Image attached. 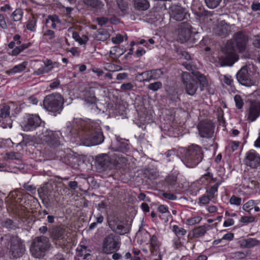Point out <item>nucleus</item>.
<instances>
[{"label":"nucleus","mask_w":260,"mask_h":260,"mask_svg":"<svg viewBox=\"0 0 260 260\" xmlns=\"http://www.w3.org/2000/svg\"><path fill=\"white\" fill-rule=\"evenodd\" d=\"M124 37L120 34H117L115 37L112 38V41L114 44H120L123 41Z\"/></svg>","instance_id":"052dcab7"},{"label":"nucleus","mask_w":260,"mask_h":260,"mask_svg":"<svg viewBox=\"0 0 260 260\" xmlns=\"http://www.w3.org/2000/svg\"><path fill=\"white\" fill-rule=\"evenodd\" d=\"M164 69H157L150 70L151 73V79L153 80H157L164 75Z\"/></svg>","instance_id":"4c0bfd02"},{"label":"nucleus","mask_w":260,"mask_h":260,"mask_svg":"<svg viewBox=\"0 0 260 260\" xmlns=\"http://www.w3.org/2000/svg\"><path fill=\"white\" fill-rule=\"evenodd\" d=\"M95 165L100 171L111 169L113 166L112 159L106 153L98 155L95 157Z\"/></svg>","instance_id":"f3484780"},{"label":"nucleus","mask_w":260,"mask_h":260,"mask_svg":"<svg viewBox=\"0 0 260 260\" xmlns=\"http://www.w3.org/2000/svg\"><path fill=\"white\" fill-rule=\"evenodd\" d=\"M30 46V43H26L23 44L19 46L16 47L12 51V54L13 55H18L21 51L24 50V49L27 48L29 46Z\"/></svg>","instance_id":"37998d69"},{"label":"nucleus","mask_w":260,"mask_h":260,"mask_svg":"<svg viewBox=\"0 0 260 260\" xmlns=\"http://www.w3.org/2000/svg\"><path fill=\"white\" fill-rule=\"evenodd\" d=\"M118 68L119 66L113 64H108L105 69L109 72H115L119 70L120 69Z\"/></svg>","instance_id":"338daca9"},{"label":"nucleus","mask_w":260,"mask_h":260,"mask_svg":"<svg viewBox=\"0 0 260 260\" xmlns=\"http://www.w3.org/2000/svg\"><path fill=\"white\" fill-rule=\"evenodd\" d=\"M252 44L255 47L260 48V36H255L252 40Z\"/></svg>","instance_id":"0e129e2a"},{"label":"nucleus","mask_w":260,"mask_h":260,"mask_svg":"<svg viewBox=\"0 0 260 260\" xmlns=\"http://www.w3.org/2000/svg\"><path fill=\"white\" fill-rule=\"evenodd\" d=\"M197 128L199 134L203 138H211L214 134V126L213 123L209 120H203L200 121Z\"/></svg>","instance_id":"f8f14e48"},{"label":"nucleus","mask_w":260,"mask_h":260,"mask_svg":"<svg viewBox=\"0 0 260 260\" xmlns=\"http://www.w3.org/2000/svg\"><path fill=\"white\" fill-rule=\"evenodd\" d=\"M8 158L10 159H19V155L18 153L11 152L7 153Z\"/></svg>","instance_id":"69168bd1"},{"label":"nucleus","mask_w":260,"mask_h":260,"mask_svg":"<svg viewBox=\"0 0 260 260\" xmlns=\"http://www.w3.org/2000/svg\"><path fill=\"white\" fill-rule=\"evenodd\" d=\"M235 56L231 54H225L224 56H221L219 58V63L221 67L231 66L234 63Z\"/></svg>","instance_id":"bb28decb"},{"label":"nucleus","mask_w":260,"mask_h":260,"mask_svg":"<svg viewBox=\"0 0 260 260\" xmlns=\"http://www.w3.org/2000/svg\"><path fill=\"white\" fill-rule=\"evenodd\" d=\"M36 132V140L38 143L45 144L51 148H56L62 145L63 137L60 131H53L46 127Z\"/></svg>","instance_id":"7ed1b4c3"},{"label":"nucleus","mask_w":260,"mask_h":260,"mask_svg":"<svg viewBox=\"0 0 260 260\" xmlns=\"http://www.w3.org/2000/svg\"><path fill=\"white\" fill-rule=\"evenodd\" d=\"M214 32L218 36L225 38L231 32L230 26L224 21H221L214 28Z\"/></svg>","instance_id":"4be33fe9"},{"label":"nucleus","mask_w":260,"mask_h":260,"mask_svg":"<svg viewBox=\"0 0 260 260\" xmlns=\"http://www.w3.org/2000/svg\"><path fill=\"white\" fill-rule=\"evenodd\" d=\"M242 199L235 195L232 196L230 199V203L232 205L239 206L241 204Z\"/></svg>","instance_id":"6e6d98bb"},{"label":"nucleus","mask_w":260,"mask_h":260,"mask_svg":"<svg viewBox=\"0 0 260 260\" xmlns=\"http://www.w3.org/2000/svg\"><path fill=\"white\" fill-rule=\"evenodd\" d=\"M23 12L21 9H16L12 13V16L13 21H18L22 18Z\"/></svg>","instance_id":"49530a36"},{"label":"nucleus","mask_w":260,"mask_h":260,"mask_svg":"<svg viewBox=\"0 0 260 260\" xmlns=\"http://www.w3.org/2000/svg\"><path fill=\"white\" fill-rule=\"evenodd\" d=\"M255 218L253 216H242L240 221L243 223H250L254 221Z\"/></svg>","instance_id":"e2e57ef3"},{"label":"nucleus","mask_w":260,"mask_h":260,"mask_svg":"<svg viewBox=\"0 0 260 260\" xmlns=\"http://www.w3.org/2000/svg\"><path fill=\"white\" fill-rule=\"evenodd\" d=\"M260 244V241L255 238H247L243 240L242 245L247 248H251Z\"/></svg>","instance_id":"473e14b6"},{"label":"nucleus","mask_w":260,"mask_h":260,"mask_svg":"<svg viewBox=\"0 0 260 260\" xmlns=\"http://www.w3.org/2000/svg\"><path fill=\"white\" fill-rule=\"evenodd\" d=\"M223 82L225 84L229 86H232L233 80L231 77V76L229 75H225L223 76V79H222Z\"/></svg>","instance_id":"bf43d9fd"},{"label":"nucleus","mask_w":260,"mask_h":260,"mask_svg":"<svg viewBox=\"0 0 260 260\" xmlns=\"http://www.w3.org/2000/svg\"><path fill=\"white\" fill-rule=\"evenodd\" d=\"M108 19L106 17H102L96 18V21L99 25L103 26L108 22Z\"/></svg>","instance_id":"774afa93"},{"label":"nucleus","mask_w":260,"mask_h":260,"mask_svg":"<svg viewBox=\"0 0 260 260\" xmlns=\"http://www.w3.org/2000/svg\"><path fill=\"white\" fill-rule=\"evenodd\" d=\"M244 164L252 169L260 167V155L254 150H250L245 154Z\"/></svg>","instance_id":"dca6fc26"},{"label":"nucleus","mask_w":260,"mask_h":260,"mask_svg":"<svg viewBox=\"0 0 260 260\" xmlns=\"http://www.w3.org/2000/svg\"><path fill=\"white\" fill-rule=\"evenodd\" d=\"M64 101L59 93H52L47 95L43 101L44 108L54 116L60 114L63 109Z\"/></svg>","instance_id":"0eeeda50"},{"label":"nucleus","mask_w":260,"mask_h":260,"mask_svg":"<svg viewBox=\"0 0 260 260\" xmlns=\"http://www.w3.org/2000/svg\"><path fill=\"white\" fill-rule=\"evenodd\" d=\"M149 241L150 244V251L152 254L156 255L155 253L159 251L161 243L155 235L150 236Z\"/></svg>","instance_id":"b1692460"},{"label":"nucleus","mask_w":260,"mask_h":260,"mask_svg":"<svg viewBox=\"0 0 260 260\" xmlns=\"http://www.w3.org/2000/svg\"><path fill=\"white\" fill-rule=\"evenodd\" d=\"M224 54H231V55H235V49L233 43L231 42H228L223 49Z\"/></svg>","instance_id":"58836bf2"},{"label":"nucleus","mask_w":260,"mask_h":260,"mask_svg":"<svg viewBox=\"0 0 260 260\" xmlns=\"http://www.w3.org/2000/svg\"><path fill=\"white\" fill-rule=\"evenodd\" d=\"M173 231L175 234L176 237H178L181 238L182 236H185L187 232L184 229L180 228L177 225H174L173 226Z\"/></svg>","instance_id":"ea45409f"},{"label":"nucleus","mask_w":260,"mask_h":260,"mask_svg":"<svg viewBox=\"0 0 260 260\" xmlns=\"http://www.w3.org/2000/svg\"><path fill=\"white\" fill-rule=\"evenodd\" d=\"M55 37V32L51 29L46 30L43 34L42 39L44 42L49 43Z\"/></svg>","instance_id":"c9c22d12"},{"label":"nucleus","mask_w":260,"mask_h":260,"mask_svg":"<svg viewBox=\"0 0 260 260\" xmlns=\"http://www.w3.org/2000/svg\"><path fill=\"white\" fill-rule=\"evenodd\" d=\"M165 181L169 185H174L177 183V177L176 175L171 174L166 178Z\"/></svg>","instance_id":"09e8293b"},{"label":"nucleus","mask_w":260,"mask_h":260,"mask_svg":"<svg viewBox=\"0 0 260 260\" xmlns=\"http://www.w3.org/2000/svg\"><path fill=\"white\" fill-rule=\"evenodd\" d=\"M182 81L186 93L191 96L194 95L198 89V85L192 75L187 72H183L182 74Z\"/></svg>","instance_id":"ddd939ff"},{"label":"nucleus","mask_w":260,"mask_h":260,"mask_svg":"<svg viewBox=\"0 0 260 260\" xmlns=\"http://www.w3.org/2000/svg\"><path fill=\"white\" fill-rule=\"evenodd\" d=\"M236 78L238 81L244 86L250 87L254 84L251 79L247 66L243 67L237 73Z\"/></svg>","instance_id":"6ab92c4d"},{"label":"nucleus","mask_w":260,"mask_h":260,"mask_svg":"<svg viewBox=\"0 0 260 260\" xmlns=\"http://www.w3.org/2000/svg\"><path fill=\"white\" fill-rule=\"evenodd\" d=\"M37 19L35 17H32L29 19L26 24V28L28 30L31 31L36 30Z\"/></svg>","instance_id":"c03bdc74"},{"label":"nucleus","mask_w":260,"mask_h":260,"mask_svg":"<svg viewBox=\"0 0 260 260\" xmlns=\"http://www.w3.org/2000/svg\"><path fill=\"white\" fill-rule=\"evenodd\" d=\"M193 27L189 22H182L179 24L177 34L178 38L182 43L189 40L192 34Z\"/></svg>","instance_id":"4468645a"},{"label":"nucleus","mask_w":260,"mask_h":260,"mask_svg":"<svg viewBox=\"0 0 260 260\" xmlns=\"http://www.w3.org/2000/svg\"><path fill=\"white\" fill-rule=\"evenodd\" d=\"M116 4L118 8L123 13H125L128 9L127 4L123 0H117Z\"/></svg>","instance_id":"8fccbe9b"},{"label":"nucleus","mask_w":260,"mask_h":260,"mask_svg":"<svg viewBox=\"0 0 260 260\" xmlns=\"http://www.w3.org/2000/svg\"><path fill=\"white\" fill-rule=\"evenodd\" d=\"M255 204V201L252 200H249L243 205V209L246 212H249L253 208L254 205Z\"/></svg>","instance_id":"3c124183"},{"label":"nucleus","mask_w":260,"mask_h":260,"mask_svg":"<svg viewBox=\"0 0 260 260\" xmlns=\"http://www.w3.org/2000/svg\"><path fill=\"white\" fill-rule=\"evenodd\" d=\"M212 199L210 198L207 194L206 196H202L199 199V204L200 206L206 205L209 203V201L211 200Z\"/></svg>","instance_id":"5fc2aeb1"},{"label":"nucleus","mask_w":260,"mask_h":260,"mask_svg":"<svg viewBox=\"0 0 260 260\" xmlns=\"http://www.w3.org/2000/svg\"><path fill=\"white\" fill-rule=\"evenodd\" d=\"M53 69V67H48L45 65H41V66L38 69L34 70L33 75L36 76H39L42 74H47L51 72Z\"/></svg>","instance_id":"72a5a7b5"},{"label":"nucleus","mask_w":260,"mask_h":260,"mask_svg":"<svg viewBox=\"0 0 260 260\" xmlns=\"http://www.w3.org/2000/svg\"><path fill=\"white\" fill-rule=\"evenodd\" d=\"M83 2L86 5L95 9H101L104 6L102 2L99 0H83Z\"/></svg>","instance_id":"e433bc0d"},{"label":"nucleus","mask_w":260,"mask_h":260,"mask_svg":"<svg viewBox=\"0 0 260 260\" xmlns=\"http://www.w3.org/2000/svg\"><path fill=\"white\" fill-rule=\"evenodd\" d=\"M210 227L209 224H206L196 228L193 230V235L196 238H199L203 236L208 228Z\"/></svg>","instance_id":"c756f323"},{"label":"nucleus","mask_w":260,"mask_h":260,"mask_svg":"<svg viewBox=\"0 0 260 260\" xmlns=\"http://www.w3.org/2000/svg\"><path fill=\"white\" fill-rule=\"evenodd\" d=\"M162 87V84L160 81H155L150 83L147 86V88L153 92L156 91L160 89Z\"/></svg>","instance_id":"a19ab883"},{"label":"nucleus","mask_w":260,"mask_h":260,"mask_svg":"<svg viewBox=\"0 0 260 260\" xmlns=\"http://www.w3.org/2000/svg\"><path fill=\"white\" fill-rule=\"evenodd\" d=\"M50 237L57 248H63L67 244V234L66 233V229L62 226H58L53 229L50 233Z\"/></svg>","instance_id":"1a4fd4ad"},{"label":"nucleus","mask_w":260,"mask_h":260,"mask_svg":"<svg viewBox=\"0 0 260 260\" xmlns=\"http://www.w3.org/2000/svg\"><path fill=\"white\" fill-rule=\"evenodd\" d=\"M26 62H23L18 65L14 66L12 69L7 72L9 74H14L24 71L26 68Z\"/></svg>","instance_id":"f704fd0d"},{"label":"nucleus","mask_w":260,"mask_h":260,"mask_svg":"<svg viewBox=\"0 0 260 260\" xmlns=\"http://www.w3.org/2000/svg\"><path fill=\"white\" fill-rule=\"evenodd\" d=\"M170 15L171 18L176 21H182L187 18L189 16L186 9L180 5H174L170 8Z\"/></svg>","instance_id":"a211bd4d"},{"label":"nucleus","mask_w":260,"mask_h":260,"mask_svg":"<svg viewBox=\"0 0 260 260\" xmlns=\"http://www.w3.org/2000/svg\"><path fill=\"white\" fill-rule=\"evenodd\" d=\"M247 119L254 121L260 116V102L256 101H250L247 111Z\"/></svg>","instance_id":"aec40b11"},{"label":"nucleus","mask_w":260,"mask_h":260,"mask_svg":"<svg viewBox=\"0 0 260 260\" xmlns=\"http://www.w3.org/2000/svg\"><path fill=\"white\" fill-rule=\"evenodd\" d=\"M182 66L184 67V68L188 70L192 71L193 72V70L195 69V66L192 63L191 61H186L182 63Z\"/></svg>","instance_id":"4d7b16f0"},{"label":"nucleus","mask_w":260,"mask_h":260,"mask_svg":"<svg viewBox=\"0 0 260 260\" xmlns=\"http://www.w3.org/2000/svg\"><path fill=\"white\" fill-rule=\"evenodd\" d=\"M183 164L188 168L196 167L202 160L204 152L202 148L192 144L187 148H182L180 151Z\"/></svg>","instance_id":"f03ea898"},{"label":"nucleus","mask_w":260,"mask_h":260,"mask_svg":"<svg viewBox=\"0 0 260 260\" xmlns=\"http://www.w3.org/2000/svg\"><path fill=\"white\" fill-rule=\"evenodd\" d=\"M134 3L135 9L138 10L145 11L149 7L148 0H134Z\"/></svg>","instance_id":"7c9ffc66"},{"label":"nucleus","mask_w":260,"mask_h":260,"mask_svg":"<svg viewBox=\"0 0 260 260\" xmlns=\"http://www.w3.org/2000/svg\"><path fill=\"white\" fill-rule=\"evenodd\" d=\"M46 24H50V27L56 29L58 24H60L61 21L59 17L56 15H49L45 21Z\"/></svg>","instance_id":"cd10ccee"},{"label":"nucleus","mask_w":260,"mask_h":260,"mask_svg":"<svg viewBox=\"0 0 260 260\" xmlns=\"http://www.w3.org/2000/svg\"><path fill=\"white\" fill-rule=\"evenodd\" d=\"M70 131L71 136L79 138L84 145L95 146L102 144L105 139L101 127L98 122H86L79 120Z\"/></svg>","instance_id":"f257e3e1"},{"label":"nucleus","mask_w":260,"mask_h":260,"mask_svg":"<svg viewBox=\"0 0 260 260\" xmlns=\"http://www.w3.org/2000/svg\"><path fill=\"white\" fill-rule=\"evenodd\" d=\"M108 222L109 228L114 232L122 235L128 232L127 229L123 225V221L117 216H110L108 217Z\"/></svg>","instance_id":"2eb2a0df"},{"label":"nucleus","mask_w":260,"mask_h":260,"mask_svg":"<svg viewBox=\"0 0 260 260\" xmlns=\"http://www.w3.org/2000/svg\"><path fill=\"white\" fill-rule=\"evenodd\" d=\"M134 85L130 82L122 84L120 86V89L122 90H130L134 88Z\"/></svg>","instance_id":"680f3d73"},{"label":"nucleus","mask_w":260,"mask_h":260,"mask_svg":"<svg viewBox=\"0 0 260 260\" xmlns=\"http://www.w3.org/2000/svg\"><path fill=\"white\" fill-rule=\"evenodd\" d=\"M234 101L236 106L238 109H241L244 105V103L241 96L240 95L236 94L234 96Z\"/></svg>","instance_id":"603ef678"},{"label":"nucleus","mask_w":260,"mask_h":260,"mask_svg":"<svg viewBox=\"0 0 260 260\" xmlns=\"http://www.w3.org/2000/svg\"><path fill=\"white\" fill-rule=\"evenodd\" d=\"M110 37L108 31L105 28H100L95 36V39L98 41H104Z\"/></svg>","instance_id":"2f4dec72"},{"label":"nucleus","mask_w":260,"mask_h":260,"mask_svg":"<svg viewBox=\"0 0 260 260\" xmlns=\"http://www.w3.org/2000/svg\"><path fill=\"white\" fill-rule=\"evenodd\" d=\"M166 157L168 158V161L170 162L171 161V157L173 158L176 155V150L175 149H172L171 150H169L165 153Z\"/></svg>","instance_id":"13d9d810"},{"label":"nucleus","mask_w":260,"mask_h":260,"mask_svg":"<svg viewBox=\"0 0 260 260\" xmlns=\"http://www.w3.org/2000/svg\"><path fill=\"white\" fill-rule=\"evenodd\" d=\"M204 179L210 184L206 190V193L213 199L217 196L218 187L222 184V180L221 179L214 178L213 174L210 172L203 175L201 178L202 181H204Z\"/></svg>","instance_id":"9d476101"},{"label":"nucleus","mask_w":260,"mask_h":260,"mask_svg":"<svg viewBox=\"0 0 260 260\" xmlns=\"http://www.w3.org/2000/svg\"><path fill=\"white\" fill-rule=\"evenodd\" d=\"M84 101L86 103L95 104L97 99L95 96L94 90L93 88L86 89L83 93Z\"/></svg>","instance_id":"5701e85b"},{"label":"nucleus","mask_w":260,"mask_h":260,"mask_svg":"<svg viewBox=\"0 0 260 260\" xmlns=\"http://www.w3.org/2000/svg\"><path fill=\"white\" fill-rule=\"evenodd\" d=\"M91 250L85 245H79L76 249V255L78 257L86 259L90 256Z\"/></svg>","instance_id":"393cba45"},{"label":"nucleus","mask_w":260,"mask_h":260,"mask_svg":"<svg viewBox=\"0 0 260 260\" xmlns=\"http://www.w3.org/2000/svg\"><path fill=\"white\" fill-rule=\"evenodd\" d=\"M140 76H142L143 81L149 82L151 80H152L151 79V73L150 70L142 72L140 74Z\"/></svg>","instance_id":"864d4df0"},{"label":"nucleus","mask_w":260,"mask_h":260,"mask_svg":"<svg viewBox=\"0 0 260 260\" xmlns=\"http://www.w3.org/2000/svg\"><path fill=\"white\" fill-rule=\"evenodd\" d=\"M41 119L38 115L26 114L21 125L24 131H32L37 129L38 132L41 129V127H45L41 125Z\"/></svg>","instance_id":"6e6552de"},{"label":"nucleus","mask_w":260,"mask_h":260,"mask_svg":"<svg viewBox=\"0 0 260 260\" xmlns=\"http://www.w3.org/2000/svg\"><path fill=\"white\" fill-rule=\"evenodd\" d=\"M202 219V218L199 216L191 217L186 220V223L188 225H193L200 223Z\"/></svg>","instance_id":"de8ad7c7"},{"label":"nucleus","mask_w":260,"mask_h":260,"mask_svg":"<svg viewBox=\"0 0 260 260\" xmlns=\"http://www.w3.org/2000/svg\"><path fill=\"white\" fill-rule=\"evenodd\" d=\"M1 225L3 228L8 231L15 230L19 228L18 224L10 218H6L1 222Z\"/></svg>","instance_id":"a878e982"},{"label":"nucleus","mask_w":260,"mask_h":260,"mask_svg":"<svg viewBox=\"0 0 260 260\" xmlns=\"http://www.w3.org/2000/svg\"><path fill=\"white\" fill-rule=\"evenodd\" d=\"M234 39L238 51L240 52L244 51L248 40L246 34L242 31L237 32L234 35Z\"/></svg>","instance_id":"412c9836"},{"label":"nucleus","mask_w":260,"mask_h":260,"mask_svg":"<svg viewBox=\"0 0 260 260\" xmlns=\"http://www.w3.org/2000/svg\"><path fill=\"white\" fill-rule=\"evenodd\" d=\"M221 0H205L206 6L210 9H214L218 7Z\"/></svg>","instance_id":"a18cd8bd"},{"label":"nucleus","mask_w":260,"mask_h":260,"mask_svg":"<svg viewBox=\"0 0 260 260\" xmlns=\"http://www.w3.org/2000/svg\"><path fill=\"white\" fill-rule=\"evenodd\" d=\"M6 246L9 249V252L14 258L22 256L25 251L24 242L18 236L6 235L2 238Z\"/></svg>","instance_id":"39448f33"},{"label":"nucleus","mask_w":260,"mask_h":260,"mask_svg":"<svg viewBox=\"0 0 260 260\" xmlns=\"http://www.w3.org/2000/svg\"><path fill=\"white\" fill-rule=\"evenodd\" d=\"M191 74L192 75V76L193 75V76L196 78L197 80H198L200 85L202 86V90H203V88L208 86V81L207 80L205 76L203 74L200 73L198 71L192 72Z\"/></svg>","instance_id":"c85d7f7f"},{"label":"nucleus","mask_w":260,"mask_h":260,"mask_svg":"<svg viewBox=\"0 0 260 260\" xmlns=\"http://www.w3.org/2000/svg\"><path fill=\"white\" fill-rule=\"evenodd\" d=\"M20 108L13 103L0 106V126L6 128L12 127V117H16Z\"/></svg>","instance_id":"423d86ee"},{"label":"nucleus","mask_w":260,"mask_h":260,"mask_svg":"<svg viewBox=\"0 0 260 260\" xmlns=\"http://www.w3.org/2000/svg\"><path fill=\"white\" fill-rule=\"evenodd\" d=\"M123 51L122 49L119 46H114L112 49L110 51V54L111 57H113V56L115 57H119L123 53Z\"/></svg>","instance_id":"79ce46f5"},{"label":"nucleus","mask_w":260,"mask_h":260,"mask_svg":"<svg viewBox=\"0 0 260 260\" xmlns=\"http://www.w3.org/2000/svg\"><path fill=\"white\" fill-rule=\"evenodd\" d=\"M51 247L52 244L48 237L43 236H39L32 240L29 251L34 257L40 259L45 256L46 253L50 249Z\"/></svg>","instance_id":"20e7f679"},{"label":"nucleus","mask_w":260,"mask_h":260,"mask_svg":"<svg viewBox=\"0 0 260 260\" xmlns=\"http://www.w3.org/2000/svg\"><path fill=\"white\" fill-rule=\"evenodd\" d=\"M121 242L113 234L107 235L104 239L102 244L103 251L105 253H111L119 249Z\"/></svg>","instance_id":"9b49d317"}]
</instances>
